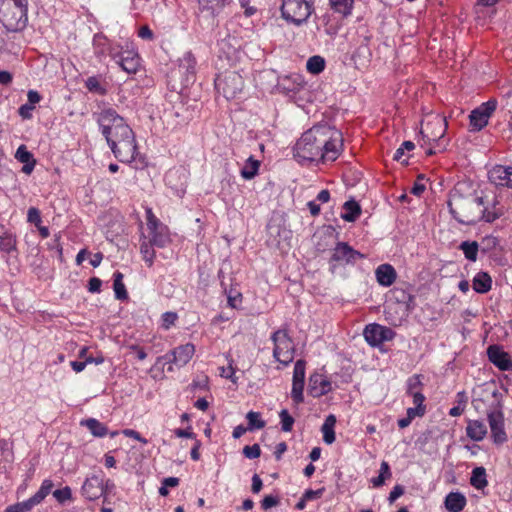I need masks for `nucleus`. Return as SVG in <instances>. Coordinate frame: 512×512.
I'll return each instance as SVG.
<instances>
[{"label": "nucleus", "mask_w": 512, "mask_h": 512, "mask_svg": "<svg viewBox=\"0 0 512 512\" xmlns=\"http://www.w3.org/2000/svg\"><path fill=\"white\" fill-rule=\"evenodd\" d=\"M96 121L116 159L122 163L140 162L144 166L135 134L122 116L114 109L108 108L96 115Z\"/></svg>", "instance_id": "nucleus-1"}, {"label": "nucleus", "mask_w": 512, "mask_h": 512, "mask_svg": "<svg viewBox=\"0 0 512 512\" xmlns=\"http://www.w3.org/2000/svg\"><path fill=\"white\" fill-rule=\"evenodd\" d=\"M342 148L341 133L328 125H316L304 132L294 147L301 161H334Z\"/></svg>", "instance_id": "nucleus-2"}, {"label": "nucleus", "mask_w": 512, "mask_h": 512, "mask_svg": "<svg viewBox=\"0 0 512 512\" xmlns=\"http://www.w3.org/2000/svg\"><path fill=\"white\" fill-rule=\"evenodd\" d=\"M481 204H483V197L472 194L464 196L457 190L450 194L448 201L449 211L452 216L459 223L465 225H473L482 220Z\"/></svg>", "instance_id": "nucleus-3"}, {"label": "nucleus", "mask_w": 512, "mask_h": 512, "mask_svg": "<svg viewBox=\"0 0 512 512\" xmlns=\"http://www.w3.org/2000/svg\"><path fill=\"white\" fill-rule=\"evenodd\" d=\"M27 0H1L0 22L8 32H20L28 22Z\"/></svg>", "instance_id": "nucleus-4"}, {"label": "nucleus", "mask_w": 512, "mask_h": 512, "mask_svg": "<svg viewBox=\"0 0 512 512\" xmlns=\"http://www.w3.org/2000/svg\"><path fill=\"white\" fill-rule=\"evenodd\" d=\"M312 11L311 0H283L281 5L282 17L295 25L305 23Z\"/></svg>", "instance_id": "nucleus-5"}, {"label": "nucleus", "mask_w": 512, "mask_h": 512, "mask_svg": "<svg viewBox=\"0 0 512 512\" xmlns=\"http://www.w3.org/2000/svg\"><path fill=\"white\" fill-rule=\"evenodd\" d=\"M215 87L226 99H232L243 90L244 80L239 72L225 70L217 75Z\"/></svg>", "instance_id": "nucleus-6"}, {"label": "nucleus", "mask_w": 512, "mask_h": 512, "mask_svg": "<svg viewBox=\"0 0 512 512\" xmlns=\"http://www.w3.org/2000/svg\"><path fill=\"white\" fill-rule=\"evenodd\" d=\"M274 343L273 356L274 358L284 364L288 365L294 358V346L291 338L288 336L286 330H277L272 335Z\"/></svg>", "instance_id": "nucleus-7"}, {"label": "nucleus", "mask_w": 512, "mask_h": 512, "mask_svg": "<svg viewBox=\"0 0 512 512\" xmlns=\"http://www.w3.org/2000/svg\"><path fill=\"white\" fill-rule=\"evenodd\" d=\"M447 130L446 119L440 115H432L423 125L420 134L424 144L431 145L435 143L440 146V140L444 137Z\"/></svg>", "instance_id": "nucleus-8"}, {"label": "nucleus", "mask_w": 512, "mask_h": 512, "mask_svg": "<svg viewBox=\"0 0 512 512\" xmlns=\"http://www.w3.org/2000/svg\"><path fill=\"white\" fill-rule=\"evenodd\" d=\"M195 353V347L191 343H187L184 345H180L172 350L170 353L159 357L158 362L161 360H165L166 364H168L167 371H173V364L178 367L185 366L192 358Z\"/></svg>", "instance_id": "nucleus-9"}, {"label": "nucleus", "mask_w": 512, "mask_h": 512, "mask_svg": "<svg viewBox=\"0 0 512 512\" xmlns=\"http://www.w3.org/2000/svg\"><path fill=\"white\" fill-rule=\"evenodd\" d=\"M197 61L191 51H186L178 60V67L172 71V77L179 74L183 86L193 83L196 75Z\"/></svg>", "instance_id": "nucleus-10"}, {"label": "nucleus", "mask_w": 512, "mask_h": 512, "mask_svg": "<svg viewBox=\"0 0 512 512\" xmlns=\"http://www.w3.org/2000/svg\"><path fill=\"white\" fill-rule=\"evenodd\" d=\"M363 335L371 346L376 347L385 341H391L396 333L391 328L373 323L365 327Z\"/></svg>", "instance_id": "nucleus-11"}, {"label": "nucleus", "mask_w": 512, "mask_h": 512, "mask_svg": "<svg viewBox=\"0 0 512 512\" xmlns=\"http://www.w3.org/2000/svg\"><path fill=\"white\" fill-rule=\"evenodd\" d=\"M496 107L497 101L491 99L474 109L469 116L472 128L476 131L483 129L488 124V119L495 111Z\"/></svg>", "instance_id": "nucleus-12"}, {"label": "nucleus", "mask_w": 512, "mask_h": 512, "mask_svg": "<svg viewBox=\"0 0 512 512\" xmlns=\"http://www.w3.org/2000/svg\"><path fill=\"white\" fill-rule=\"evenodd\" d=\"M111 486L109 480L104 484V479L101 475H92L88 477L82 485V495L88 500H95L101 497L106 490Z\"/></svg>", "instance_id": "nucleus-13"}, {"label": "nucleus", "mask_w": 512, "mask_h": 512, "mask_svg": "<svg viewBox=\"0 0 512 512\" xmlns=\"http://www.w3.org/2000/svg\"><path fill=\"white\" fill-rule=\"evenodd\" d=\"M364 258V254L353 249L348 243L338 242L333 249L331 261L341 264H355L357 260Z\"/></svg>", "instance_id": "nucleus-14"}, {"label": "nucleus", "mask_w": 512, "mask_h": 512, "mask_svg": "<svg viewBox=\"0 0 512 512\" xmlns=\"http://www.w3.org/2000/svg\"><path fill=\"white\" fill-rule=\"evenodd\" d=\"M487 416L494 443H504L507 440V435L504 430V415L501 411V405L498 403L497 409L489 412Z\"/></svg>", "instance_id": "nucleus-15"}, {"label": "nucleus", "mask_w": 512, "mask_h": 512, "mask_svg": "<svg viewBox=\"0 0 512 512\" xmlns=\"http://www.w3.org/2000/svg\"><path fill=\"white\" fill-rule=\"evenodd\" d=\"M488 359L498 369L502 371L512 370V361L508 353L504 352L499 346L491 345L487 349Z\"/></svg>", "instance_id": "nucleus-16"}, {"label": "nucleus", "mask_w": 512, "mask_h": 512, "mask_svg": "<svg viewBox=\"0 0 512 512\" xmlns=\"http://www.w3.org/2000/svg\"><path fill=\"white\" fill-rule=\"evenodd\" d=\"M489 178L496 185L512 188V167L496 166L490 171Z\"/></svg>", "instance_id": "nucleus-17"}, {"label": "nucleus", "mask_w": 512, "mask_h": 512, "mask_svg": "<svg viewBox=\"0 0 512 512\" xmlns=\"http://www.w3.org/2000/svg\"><path fill=\"white\" fill-rule=\"evenodd\" d=\"M331 390V383L323 375L315 373L309 378V393L313 397H320Z\"/></svg>", "instance_id": "nucleus-18"}, {"label": "nucleus", "mask_w": 512, "mask_h": 512, "mask_svg": "<svg viewBox=\"0 0 512 512\" xmlns=\"http://www.w3.org/2000/svg\"><path fill=\"white\" fill-rule=\"evenodd\" d=\"M377 282L384 287L391 286L396 280V271L390 264H381L375 271Z\"/></svg>", "instance_id": "nucleus-19"}, {"label": "nucleus", "mask_w": 512, "mask_h": 512, "mask_svg": "<svg viewBox=\"0 0 512 512\" xmlns=\"http://www.w3.org/2000/svg\"><path fill=\"white\" fill-rule=\"evenodd\" d=\"M445 507L449 512H460L466 506V497L460 492H450L445 498Z\"/></svg>", "instance_id": "nucleus-20"}, {"label": "nucleus", "mask_w": 512, "mask_h": 512, "mask_svg": "<svg viewBox=\"0 0 512 512\" xmlns=\"http://www.w3.org/2000/svg\"><path fill=\"white\" fill-rule=\"evenodd\" d=\"M466 433L474 441H481L487 434V427L483 421L470 420L466 427Z\"/></svg>", "instance_id": "nucleus-21"}, {"label": "nucleus", "mask_w": 512, "mask_h": 512, "mask_svg": "<svg viewBox=\"0 0 512 512\" xmlns=\"http://www.w3.org/2000/svg\"><path fill=\"white\" fill-rule=\"evenodd\" d=\"M492 278L487 272H479L472 281V287L475 292L485 294L491 290Z\"/></svg>", "instance_id": "nucleus-22"}, {"label": "nucleus", "mask_w": 512, "mask_h": 512, "mask_svg": "<svg viewBox=\"0 0 512 512\" xmlns=\"http://www.w3.org/2000/svg\"><path fill=\"white\" fill-rule=\"evenodd\" d=\"M232 0H198L201 11H206L212 16L220 13V11L231 3Z\"/></svg>", "instance_id": "nucleus-23"}, {"label": "nucleus", "mask_w": 512, "mask_h": 512, "mask_svg": "<svg viewBox=\"0 0 512 512\" xmlns=\"http://www.w3.org/2000/svg\"><path fill=\"white\" fill-rule=\"evenodd\" d=\"M118 64L128 74H133V73L137 72V70L140 66L139 57L136 54H132V53L128 52L127 56L122 55L120 57Z\"/></svg>", "instance_id": "nucleus-24"}, {"label": "nucleus", "mask_w": 512, "mask_h": 512, "mask_svg": "<svg viewBox=\"0 0 512 512\" xmlns=\"http://www.w3.org/2000/svg\"><path fill=\"white\" fill-rule=\"evenodd\" d=\"M336 424V417L333 414H330L326 417L321 431L323 433V440L326 444H332L335 441V431L334 427Z\"/></svg>", "instance_id": "nucleus-25"}, {"label": "nucleus", "mask_w": 512, "mask_h": 512, "mask_svg": "<svg viewBox=\"0 0 512 512\" xmlns=\"http://www.w3.org/2000/svg\"><path fill=\"white\" fill-rule=\"evenodd\" d=\"M219 59L225 58L229 64H232L237 59V50L232 47L230 40L223 39L219 42Z\"/></svg>", "instance_id": "nucleus-26"}, {"label": "nucleus", "mask_w": 512, "mask_h": 512, "mask_svg": "<svg viewBox=\"0 0 512 512\" xmlns=\"http://www.w3.org/2000/svg\"><path fill=\"white\" fill-rule=\"evenodd\" d=\"M470 484L477 490H482L488 485L486 470L484 467H475L472 470Z\"/></svg>", "instance_id": "nucleus-27"}, {"label": "nucleus", "mask_w": 512, "mask_h": 512, "mask_svg": "<svg viewBox=\"0 0 512 512\" xmlns=\"http://www.w3.org/2000/svg\"><path fill=\"white\" fill-rule=\"evenodd\" d=\"M81 425L88 428L95 437H104L108 434L107 427L95 418H89L81 421Z\"/></svg>", "instance_id": "nucleus-28"}, {"label": "nucleus", "mask_w": 512, "mask_h": 512, "mask_svg": "<svg viewBox=\"0 0 512 512\" xmlns=\"http://www.w3.org/2000/svg\"><path fill=\"white\" fill-rule=\"evenodd\" d=\"M345 212L341 215L342 219L347 222H354L361 213V207L355 200H348L344 203Z\"/></svg>", "instance_id": "nucleus-29"}, {"label": "nucleus", "mask_w": 512, "mask_h": 512, "mask_svg": "<svg viewBox=\"0 0 512 512\" xmlns=\"http://www.w3.org/2000/svg\"><path fill=\"white\" fill-rule=\"evenodd\" d=\"M151 234L150 242L157 247H165L169 241V235L166 232V228L161 224L159 228L149 230Z\"/></svg>", "instance_id": "nucleus-30"}, {"label": "nucleus", "mask_w": 512, "mask_h": 512, "mask_svg": "<svg viewBox=\"0 0 512 512\" xmlns=\"http://www.w3.org/2000/svg\"><path fill=\"white\" fill-rule=\"evenodd\" d=\"M259 166L260 162L250 156L241 169V176L247 180L253 179L258 173Z\"/></svg>", "instance_id": "nucleus-31"}, {"label": "nucleus", "mask_w": 512, "mask_h": 512, "mask_svg": "<svg viewBox=\"0 0 512 512\" xmlns=\"http://www.w3.org/2000/svg\"><path fill=\"white\" fill-rule=\"evenodd\" d=\"M114 283L113 288L115 292V297L119 300H125L128 298V294L123 283V274L119 271L115 272L114 275Z\"/></svg>", "instance_id": "nucleus-32"}, {"label": "nucleus", "mask_w": 512, "mask_h": 512, "mask_svg": "<svg viewBox=\"0 0 512 512\" xmlns=\"http://www.w3.org/2000/svg\"><path fill=\"white\" fill-rule=\"evenodd\" d=\"M459 248L469 261L475 262L477 260L479 244L476 241H464Z\"/></svg>", "instance_id": "nucleus-33"}, {"label": "nucleus", "mask_w": 512, "mask_h": 512, "mask_svg": "<svg viewBox=\"0 0 512 512\" xmlns=\"http://www.w3.org/2000/svg\"><path fill=\"white\" fill-rule=\"evenodd\" d=\"M330 4L335 12L348 16L351 14L353 0H330Z\"/></svg>", "instance_id": "nucleus-34"}, {"label": "nucleus", "mask_w": 512, "mask_h": 512, "mask_svg": "<svg viewBox=\"0 0 512 512\" xmlns=\"http://www.w3.org/2000/svg\"><path fill=\"white\" fill-rule=\"evenodd\" d=\"M306 68L310 73L319 74L325 68L324 58L318 55L310 57L307 60Z\"/></svg>", "instance_id": "nucleus-35"}, {"label": "nucleus", "mask_w": 512, "mask_h": 512, "mask_svg": "<svg viewBox=\"0 0 512 512\" xmlns=\"http://www.w3.org/2000/svg\"><path fill=\"white\" fill-rule=\"evenodd\" d=\"M246 418L248 420V430L253 431L255 429H262L265 427V421L260 419V413L250 411L247 413Z\"/></svg>", "instance_id": "nucleus-36"}, {"label": "nucleus", "mask_w": 512, "mask_h": 512, "mask_svg": "<svg viewBox=\"0 0 512 512\" xmlns=\"http://www.w3.org/2000/svg\"><path fill=\"white\" fill-rule=\"evenodd\" d=\"M85 86L90 92L99 95H105L107 92L106 89L101 85L100 79L97 76L88 77L85 81Z\"/></svg>", "instance_id": "nucleus-37"}, {"label": "nucleus", "mask_w": 512, "mask_h": 512, "mask_svg": "<svg viewBox=\"0 0 512 512\" xmlns=\"http://www.w3.org/2000/svg\"><path fill=\"white\" fill-rule=\"evenodd\" d=\"M153 244L149 242H143L140 246V252L142 254L143 260L148 264V266L153 265L155 251L152 248Z\"/></svg>", "instance_id": "nucleus-38"}, {"label": "nucleus", "mask_w": 512, "mask_h": 512, "mask_svg": "<svg viewBox=\"0 0 512 512\" xmlns=\"http://www.w3.org/2000/svg\"><path fill=\"white\" fill-rule=\"evenodd\" d=\"M481 210L483 212L482 220H485L488 223L495 221L502 215V212L499 209H497L496 207H493V209H489L485 205L484 200H483V204H481Z\"/></svg>", "instance_id": "nucleus-39"}, {"label": "nucleus", "mask_w": 512, "mask_h": 512, "mask_svg": "<svg viewBox=\"0 0 512 512\" xmlns=\"http://www.w3.org/2000/svg\"><path fill=\"white\" fill-rule=\"evenodd\" d=\"M281 419V429L284 432H290L293 428L294 418L289 414L286 409H283L279 413Z\"/></svg>", "instance_id": "nucleus-40"}, {"label": "nucleus", "mask_w": 512, "mask_h": 512, "mask_svg": "<svg viewBox=\"0 0 512 512\" xmlns=\"http://www.w3.org/2000/svg\"><path fill=\"white\" fill-rule=\"evenodd\" d=\"M304 382L293 381L291 397L295 403L299 404L304 401L303 397Z\"/></svg>", "instance_id": "nucleus-41"}, {"label": "nucleus", "mask_w": 512, "mask_h": 512, "mask_svg": "<svg viewBox=\"0 0 512 512\" xmlns=\"http://www.w3.org/2000/svg\"><path fill=\"white\" fill-rule=\"evenodd\" d=\"M306 362L302 359L296 361L293 371V381L304 382Z\"/></svg>", "instance_id": "nucleus-42"}, {"label": "nucleus", "mask_w": 512, "mask_h": 512, "mask_svg": "<svg viewBox=\"0 0 512 512\" xmlns=\"http://www.w3.org/2000/svg\"><path fill=\"white\" fill-rule=\"evenodd\" d=\"M15 158L21 162L26 163L34 160L33 154L27 150L25 145H20L15 153Z\"/></svg>", "instance_id": "nucleus-43"}, {"label": "nucleus", "mask_w": 512, "mask_h": 512, "mask_svg": "<svg viewBox=\"0 0 512 512\" xmlns=\"http://www.w3.org/2000/svg\"><path fill=\"white\" fill-rule=\"evenodd\" d=\"M53 496L55 497V499L63 504L64 502H66L67 500H70L71 497H72V492H71V489L70 487L66 486L64 488H61V489H57L53 492Z\"/></svg>", "instance_id": "nucleus-44"}, {"label": "nucleus", "mask_w": 512, "mask_h": 512, "mask_svg": "<svg viewBox=\"0 0 512 512\" xmlns=\"http://www.w3.org/2000/svg\"><path fill=\"white\" fill-rule=\"evenodd\" d=\"M421 385L420 375H413L407 381V393L412 395L415 392H420Z\"/></svg>", "instance_id": "nucleus-45"}, {"label": "nucleus", "mask_w": 512, "mask_h": 512, "mask_svg": "<svg viewBox=\"0 0 512 512\" xmlns=\"http://www.w3.org/2000/svg\"><path fill=\"white\" fill-rule=\"evenodd\" d=\"M499 241L494 236H486L481 241V251L487 253L498 245Z\"/></svg>", "instance_id": "nucleus-46"}, {"label": "nucleus", "mask_w": 512, "mask_h": 512, "mask_svg": "<svg viewBox=\"0 0 512 512\" xmlns=\"http://www.w3.org/2000/svg\"><path fill=\"white\" fill-rule=\"evenodd\" d=\"M243 454L248 459L258 458L261 455L260 446L258 444L252 446L247 445L243 448Z\"/></svg>", "instance_id": "nucleus-47"}, {"label": "nucleus", "mask_w": 512, "mask_h": 512, "mask_svg": "<svg viewBox=\"0 0 512 512\" xmlns=\"http://www.w3.org/2000/svg\"><path fill=\"white\" fill-rule=\"evenodd\" d=\"M0 250L6 253H11L12 251L16 250L15 240L10 236L1 238Z\"/></svg>", "instance_id": "nucleus-48"}, {"label": "nucleus", "mask_w": 512, "mask_h": 512, "mask_svg": "<svg viewBox=\"0 0 512 512\" xmlns=\"http://www.w3.org/2000/svg\"><path fill=\"white\" fill-rule=\"evenodd\" d=\"M146 219H147V226H148L149 230H154L156 228H159L161 225L160 221L154 215L151 208H146Z\"/></svg>", "instance_id": "nucleus-49"}, {"label": "nucleus", "mask_w": 512, "mask_h": 512, "mask_svg": "<svg viewBox=\"0 0 512 512\" xmlns=\"http://www.w3.org/2000/svg\"><path fill=\"white\" fill-rule=\"evenodd\" d=\"M178 316L175 312H165L162 315V327L168 330L172 325L175 324Z\"/></svg>", "instance_id": "nucleus-50"}, {"label": "nucleus", "mask_w": 512, "mask_h": 512, "mask_svg": "<svg viewBox=\"0 0 512 512\" xmlns=\"http://www.w3.org/2000/svg\"><path fill=\"white\" fill-rule=\"evenodd\" d=\"M27 220L28 222L33 223L36 226H39V224L41 223V216L39 210L35 207L29 208L27 213Z\"/></svg>", "instance_id": "nucleus-51"}, {"label": "nucleus", "mask_w": 512, "mask_h": 512, "mask_svg": "<svg viewBox=\"0 0 512 512\" xmlns=\"http://www.w3.org/2000/svg\"><path fill=\"white\" fill-rule=\"evenodd\" d=\"M232 363H233V360H230L229 361V365H228L227 368L221 367L220 368V375L222 377L230 379L233 383H236L237 379L234 377L235 371H234Z\"/></svg>", "instance_id": "nucleus-52"}, {"label": "nucleus", "mask_w": 512, "mask_h": 512, "mask_svg": "<svg viewBox=\"0 0 512 512\" xmlns=\"http://www.w3.org/2000/svg\"><path fill=\"white\" fill-rule=\"evenodd\" d=\"M278 503H279V499L277 497L268 495V496H265L263 498V500L261 501V507L264 510H268V509L278 505Z\"/></svg>", "instance_id": "nucleus-53"}, {"label": "nucleus", "mask_w": 512, "mask_h": 512, "mask_svg": "<svg viewBox=\"0 0 512 512\" xmlns=\"http://www.w3.org/2000/svg\"><path fill=\"white\" fill-rule=\"evenodd\" d=\"M424 180V175H419L417 181L414 183L411 193L420 196L425 191V185L422 183Z\"/></svg>", "instance_id": "nucleus-54"}, {"label": "nucleus", "mask_w": 512, "mask_h": 512, "mask_svg": "<svg viewBox=\"0 0 512 512\" xmlns=\"http://www.w3.org/2000/svg\"><path fill=\"white\" fill-rule=\"evenodd\" d=\"M46 496L38 492L26 501H23L27 505L28 510H31L33 506L39 504Z\"/></svg>", "instance_id": "nucleus-55"}, {"label": "nucleus", "mask_w": 512, "mask_h": 512, "mask_svg": "<svg viewBox=\"0 0 512 512\" xmlns=\"http://www.w3.org/2000/svg\"><path fill=\"white\" fill-rule=\"evenodd\" d=\"M46 496L38 492L26 501H23L27 505L28 510H31L33 506L39 504Z\"/></svg>", "instance_id": "nucleus-56"}, {"label": "nucleus", "mask_w": 512, "mask_h": 512, "mask_svg": "<svg viewBox=\"0 0 512 512\" xmlns=\"http://www.w3.org/2000/svg\"><path fill=\"white\" fill-rule=\"evenodd\" d=\"M34 108V106L26 103L19 107L18 113L23 119H30L32 117V111Z\"/></svg>", "instance_id": "nucleus-57"}, {"label": "nucleus", "mask_w": 512, "mask_h": 512, "mask_svg": "<svg viewBox=\"0 0 512 512\" xmlns=\"http://www.w3.org/2000/svg\"><path fill=\"white\" fill-rule=\"evenodd\" d=\"M92 360L93 357H87L85 361H72L71 367L75 372L79 373L85 369L87 364L92 363Z\"/></svg>", "instance_id": "nucleus-58"}, {"label": "nucleus", "mask_w": 512, "mask_h": 512, "mask_svg": "<svg viewBox=\"0 0 512 512\" xmlns=\"http://www.w3.org/2000/svg\"><path fill=\"white\" fill-rule=\"evenodd\" d=\"M323 490H324L323 488L318 489V490H312V489L306 490L303 494L304 500L310 501V500L320 498L323 494Z\"/></svg>", "instance_id": "nucleus-59"}, {"label": "nucleus", "mask_w": 512, "mask_h": 512, "mask_svg": "<svg viewBox=\"0 0 512 512\" xmlns=\"http://www.w3.org/2000/svg\"><path fill=\"white\" fill-rule=\"evenodd\" d=\"M101 285L102 281L99 278L92 277L88 282V290L91 293H98L100 292Z\"/></svg>", "instance_id": "nucleus-60"}, {"label": "nucleus", "mask_w": 512, "mask_h": 512, "mask_svg": "<svg viewBox=\"0 0 512 512\" xmlns=\"http://www.w3.org/2000/svg\"><path fill=\"white\" fill-rule=\"evenodd\" d=\"M404 494V488L401 485H396L392 489V491L389 494L388 501L390 503H393L395 500H397L400 496Z\"/></svg>", "instance_id": "nucleus-61"}, {"label": "nucleus", "mask_w": 512, "mask_h": 512, "mask_svg": "<svg viewBox=\"0 0 512 512\" xmlns=\"http://www.w3.org/2000/svg\"><path fill=\"white\" fill-rule=\"evenodd\" d=\"M426 409L419 407H410L407 409V417L412 421L415 417H421L425 414Z\"/></svg>", "instance_id": "nucleus-62"}, {"label": "nucleus", "mask_w": 512, "mask_h": 512, "mask_svg": "<svg viewBox=\"0 0 512 512\" xmlns=\"http://www.w3.org/2000/svg\"><path fill=\"white\" fill-rule=\"evenodd\" d=\"M263 487V482L258 474H254L252 477V485H251V491L254 494H257L261 491Z\"/></svg>", "instance_id": "nucleus-63"}, {"label": "nucleus", "mask_w": 512, "mask_h": 512, "mask_svg": "<svg viewBox=\"0 0 512 512\" xmlns=\"http://www.w3.org/2000/svg\"><path fill=\"white\" fill-rule=\"evenodd\" d=\"M27 505L19 502L6 508L5 512H28Z\"/></svg>", "instance_id": "nucleus-64"}]
</instances>
